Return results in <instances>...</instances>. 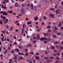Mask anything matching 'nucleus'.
I'll use <instances>...</instances> for the list:
<instances>
[{
	"label": "nucleus",
	"instance_id": "obj_1",
	"mask_svg": "<svg viewBox=\"0 0 63 63\" xmlns=\"http://www.w3.org/2000/svg\"><path fill=\"white\" fill-rule=\"evenodd\" d=\"M20 13L22 15H24L25 12H24V8H21V10L20 11Z\"/></svg>",
	"mask_w": 63,
	"mask_h": 63
},
{
	"label": "nucleus",
	"instance_id": "obj_2",
	"mask_svg": "<svg viewBox=\"0 0 63 63\" xmlns=\"http://www.w3.org/2000/svg\"><path fill=\"white\" fill-rule=\"evenodd\" d=\"M49 16L50 17H52V18H54V15L52 14H50L49 15Z\"/></svg>",
	"mask_w": 63,
	"mask_h": 63
},
{
	"label": "nucleus",
	"instance_id": "obj_3",
	"mask_svg": "<svg viewBox=\"0 0 63 63\" xmlns=\"http://www.w3.org/2000/svg\"><path fill=\"white\" fill-rule=\"evenodd\" d=\"M2 14L3 16H7L8 13H7V12H3Z\"/></svg>",
	"mask_w": 63,
	"mask_h": 63
},
{
	"label": "nucleus",
	"instance_id": "obj_4",
	"mask_svg": "<svg viewBox=\"0 0 63 63\" xmlns=\"http://www.w3.org/2000/svg\"><path fill=\"white\" fill-rule=\"evenodd\" d=\"M56 14H58L60 12V10L58 9L56 11Z\"/></svg>",
	"mask_w": 63,
	"mask_h": 63
},
{
	"label": "nucleus",
	"instance_id": "obj_5",
	"mask_svg": "<svg viewBox=\"0 0 63 63\" xmlns=\"http://www.w3.org/2000/svg\"><path fill=\"white\" fill-rule=\"evenodd\" d=\"M31 8L32 10H34V8H33V4H31Z\"/></svg>",
	"mask_w": 63,
	"mask_h": 63
},
{
	"label": "nucleus",
	"instance_id": "obj_6",
	"mask_svg": "<svg viewBox=\"0 0 63 63\" xmlns=\"http://www.w3.org/2000/svg\"><path fill=\"white\" fill-rule=\"evenodd\" d=\"M39 39H40V35H37L36 40H39Z\"/></svg>",
	"mask_w": 63,
	"mask_h": 63
},
{
	"label": "nucleus",
	"instance_id": "obj_7",
	"mask_svg": "<svg viewBox=\"0 0 63 63\" xmlns=\"http://www.w3.org/2000/svg\"><path fill=\"white\" fill-rule=\"evenodd\" d=\"M15 51L16 52H18L19 51V49L18 48L15 49Z\"/></svg>",
	"mask_w": 63,
	"mask_h": 63
},
{
	"label": "nucleus",
	"instance_id": "obj_8",
	"mask_svg": "<svg viewBox=\"0 0 63 63\" xmlns=\"http://www.w3.org/2000/svg\"><path fill=\"white\" fill-rule=\"evenodd\" d=\"M44 59H46V60H49V58H48L47 57H44Z\"/></svg>",
	"mask_w": 63,
	"mask_h": 63
},
{
	"label": "nucleus",
	"instance_id": "obj_9",
	"mask_svg": "<svg viewBox=\"0 0 63 63\" xmlns=\"http://www.w3.org/2000/svg\"><path fill=\"white\" fill-rule=\"evenodd\" d=\"M62 34L61 32H59L57 33V35L58 36H59L60 35H61Z\"/></svg>",
	"mask_w": 63,
	"mask_h": 63
},
{
	"label": "nucleus",
	"instance_id": "obj_10",
	"mask_svg": "<svg viewBox=\"0 0 63 63\" xmlns=\"http://www.w3.org/2000/svg\"><path fill=\"white\" fill-rule=\"evenodd\" d=\"M62 23L61 22H60L58 26L59 27H60V26H62Z\"/></svg>",
	"mask_w": 63,
	"mask_h": 63
},
{
	"label": "nucleus",
	"instance_id": "obj_11",
	"mask_svg": "<svg viewBox=\"0 0 63 63\" xmlns=\"http://www.w3.org/2000/svg\"><path fill=\"white\" fill-rule=\"evenodd\" d=\"M26 25L24 24H23L22 27L23 28H25Z\"/></svg>",
	"mask_w": 63,
	"mask_h": 63
},
{
	"label": "nucleus",
	"instance_id": "obj_12",
	"mask_svg": "<svg viewBox=\"0 0 63 63\" xmlns=\"http://www.w3.org/2000/svg\"><path fill=\"white\" fill-rule=\"evenodd\" d=\"M44 35L45 36H48L49 34L48 33H44Z\"/></svg>",
	"mask_w": 63,
	"mask_h": 63
},
{
	"label": "nucleus",
	"instance_id": "obj_13",
	"mask_svg": "<svg viewBox=\"0 0 63 63\" xmlns=\"http://www.w3.org/2000/svg\"><path fill=\"white\" fill-rule=\"evenodd\" d=\"M35 19L36 20H38V16H36V17H35Z\"/></svg>",
	"mask_w": 63,
	"mask_h": 63
},
{
	"label": "nucleus",
	"instance_id": "obj_14",
	"mask_svg": "<svg viewBox=\"0 0 63 63\" xmlns=\"http://www.w3.org/2000/svg\"><path fill=\"white\" fill-rule=\"evenodd\" d=\"M50 10H51V11H54V12L55 11V9L53 8H51L50 9Z\"/></svg>",
	"mask_w": 63,
	"mask_h": 63
},
{
	"label": "nucleus",
	"instance_id": "obj_15",
	"mask_svg": "<svg viewBox=\"0 0 63 63\" xmlns=\"http://www.w3.org/2000/svg\"><path fill=\"white\" fill-rule=\"evenodd\" d=\"M18 5L17 3H16L15 4V6L16 7H17V6H18Z\"/></svg>",
	"mask_w": 63,
	"mask_h": 63
},
{
	"label": "nucleus",
	"instance_id": "obj_16",
	"mask_svg": "<svg viewBox=\"0 0 63 63\" xmlns=\"http://www.w3.org/2000/svg\"><path fill=\"white\" fill-rule=\"evenodd\" d=\"M48 24V25H50L51 24H52V22H49Z\"/></svg>",
	"mask_w": 63,
	"mask_h": 63
},
{
	"label": "nucleus",
	"instance_id": "obj_17",
	"mask_svg": "<svg viewBox=\"0 0 63 63\" xmlns=\"http://www.w3.org/2000/svg\"><path fill=\"white\" fill-rule=\"evenodd\" d=\"M52 61L51 60H50L47 61L46 62H47L49 63V62H52Z\"/></svg>",
	"mask_w": 63,
	"mask_h": 63
},
{
	"label": "nucleus",
	"instance_id": "obj_18",
	"mask_svg": "<svg viewBox=\"0 0 63 63\" xmlns=\"http://www.w3.org/2000/svg\"><path fill=\"white\" fill-rule=\"evenodd\" d=\"M55 47L57 48H60V46L59 45H58V46H55Z\"/></svg>",
	"mask_w": 63,
	"mask_h": 63
},
{
	"label": "nucleus",
	"instance_id": "obj_19",
	"mask_svg": "<svg viewBox=\"0 0 63 63\" xmlns=\"http://www.w3.org/2000/svg\"><path fill=\"white\" fill-rule=\"evenodd\" d=\"M40 40L41 41H43L44 40V38H41L40 39Z\"/></svg>",
	"mask_w": 63,
	"mask_h": 63
},
{
	"label": "nucleus",
	"instance_id": "obj_20",
	"mask_svg": "<svg viewBox=\"0 0 63 63\" xmlns=\"http://www.w3.org/2000/svg\"><path fill=\"white\" fill-rule=\"evenodd\" d=\"M35 58L36 59H40V58L38 56H36Z\"/></svg>",
	"mask_w": 63,
	"mask_h": 63
},
{
	"label": "nucleus",
	"instance_id": "obj_21",
	"mask_svg": "<svg viewBox=\"0 0 63 63\" xmlns=\"http://www.w3.org/2000/svg\"><path fill=\"white\" fill-rule=\"evenodd\" d=\"M48 39L46 38V37H44V40H45V41H47Z\"/></svg>",
	"mask_w": 63,
	"mask_h": 63
},
{
	"label": "nucleus",
	"instance_id": "obj_22",
	"mask_svg": "<svg viewBox=\"0 0 63 63\" xmlns=\"http://www.w3.org/2000/svg\"><path fill=\"white\" fill-rule=\"evenodd\" d=\"M27 24H31V22H28L27 23Z\"/></svg>",
	"mask_w": 63,
	"mask_h": 63
},
{
	"label": "nucleus",
	"instance_id": "obj_23",
	"mask_svg": "<svg viewBox=\"0 0 63 63\" xmlns=\"http://www.w3.org/2000/svg\"><path fill=\"white\" fill-rule=\"evenodd\" d=\"M15 57L14 58V59H17V56L16 55L15 56Z\"/></svg>",
	"mask_w": 63,
	"mask_h": 63
},
{
	"label": "nucleus",
	"instance_id": "obj_24",
	"mask_svg": "<svg viewBox=\"0 0 63 63\" xmlns=\"http://www.w3.org/2000/svg\"><path fill=\"white\" fill-rule=\"evenodd\" d=\"M51 48L52 49H55V47H54L53 46H52L51 47Z\"/></svg>",
	"mask_w": 63,
	"mask_h": 63
},
{
	"label": "nucleus",
	"instance_id": "obj_25",
	"mask_svg": "<svg viewBox=\"0 0 63 63\" xmlns=\"http://www.w3.org/2000/svg\"><path fill=\"white\" fill-rule=\"evenodd\" d=\"M49 58H50L51 59L53 60L54 58L53 57H49Z\"/></svg>",
	"mask_w": 63,
	"mask_h": 63
},
{
	"label": "nucleus",
	"instance_id": "obj_26",
	"mask_svg": "<svg viewBox=\"0 0 63 63\" xmlns=\"http://www.w3.org/2000/svg\"><path fill=\"white\" fill-rule=\"evenodd\" d=\"M52 36L54 38H56L57 37V36L55 35H52Z\"/></svg>",
	"mask_w": 63,
	"mask_h": 63
},
{
	"label": "nucleus",
	"instance_id": "obj_27",
	"mask_svg": "<svg viewBox=\"0 0 63 63\" xmlns=\"http://www.w3.org/2000/svg\"><path fill=\"white\" fill-rule=\"evenodd\" d=\"M15 52V51H14L13 50H12L11 51V52L12 53H14Z\"/></svg>",
	"mask_w": 63,
	"mask_h": 63
},
{
	"label": "nucleus",
	"instance_id": "obj_28",
	"mask_svg": "<svg viewBox=\"0 0 63 63\" xmlns=\"http://www.w3.org/2000/svg\"><path fill=\"white\" fill-rule=\"evenodd\" d=\"M54 43L55 45H56V44H58V43H59V42H55Z\"/></svg>",
	"mask_w": 63,
	"mask_h": 63
},
{
	"label": "nucleus",
	"instance_id": "obj_29",
	"mask_svg": "<svg viewBox=\"0 0 63 63\" xmlns=\"http://www.w3.org/2000/svg\"><path fill=\"white\" fill-rule=\"evenodd\" d=\"M29 55V53H26L25 54V55L26 56H28Z\"/></svg>",
	"mask_w": 63,
	"mask_h": 63
},
{
	"label": "nucleus",
	"instance_id": "obj_30",
	"mask_svg": "<svg viewBox=\"0 0 63 63\" xmlns=\"http://www.w3.org/2000/svg\"><path fill=\"white\" fill-rule=\"evenodd\" d=\"M2 8H4V9H6L7 8V7H6V5H5V6L4 7V6H3V7H2Z\"/></svg>",
	"mask_w": 63,
	"mask_h": 63
},
{
	"label": "nucleus",
	"instance_id": "obj_31",
	"mask_svg": "<svg viewBox=\"0 0 63 63\" xmlns=\"http://www.w3.org/2000/svg\"><path fill=\"white\" fill-rule=\"evenodd\" d=\"M47 28H48V29H50V28H51V27L49 26H48L47 27Z\"/></svg>",
	"mask_w": 63,
	"mask_h": 63
},
{
	"label": "nucleus",
	"instance_id": "obj_32",
	"mask_svg": "<svg viewBox=\"0 0 63 63\" xmlns=\"http://www.w3.org/2000/svg\"><path fill=\"white\" fill-rule=\"evenodd\" d=\"M6 1H7V0H4L3 2V4L4 5H5V2H6Z\"/></svg>",
	"mask_w": 63,
	"mask_h": 63
},
{
	"label": "nucleus",
	"instance_id": "obj_33",
	"mask_svg": "<svg viewBox=\"0 0 63 63\" xmlns=\"http://www.w3.org/2000/svg\"><path fill=\"white\" fill-rule=\"evenodd\" d=\"M2 49V46H0V51H1V50Z\"/></svg>",
	"mask_w": 63,
	"mask_h": 63
},
{
	"label": "nucleus",
	"instance_id": "obj_34",
	"mask_svg": "<svg viewBox=\"0 0 63 63\" xmlns=\"http://www.w3.org/2000/svg\"><path fill=\"white\" fill-rule=\"evenodd\" d=\"M56 59L57 60H59V59H60V58L59 57H57L56 58Z\"/></svg>",
	"mask_w": 63,
	"mask_h": 63
},
{
	"label": "nucleus",
	"instance_id": "obj_35",
	"mask_svg": "<svg viewBox=\"0 0 63 63\" xmlns=\"http://www.w3.org/2000/svg\"><path fill=\"white\" fill-rule=\"evenodd\" d=\"M7 41L8 42H10V40L9 38H7L6 39Z\"/></svg>",
	"mask_w": 63,
	"mask_h": 63
},
{
	"label": "nucleus",
	"instance_id": "obj_36",
	"mask_svg": "<svg viewBox=\"0 0 63 63\" xmlns=\"http://www.w3.org/2000/svg\"><path fill=\"white\" fill-rule=\"evenodd\" d=\"M51 30H49L48 31H47V33H48L49 32H51Z\"/></svg>",
	"mask_w": 63,
	"mask_h": 63
},
{
	"label": "nucleus",
	"instance_id": "obj_37",
	"mask_svg": "<svg viewBox=\"0 0 63 63\" xmlns=\"http://www.w3.org/2000/svg\"><path fill=\"white\" fill-rule=\"evenodd\" d=\"M14 28L13 27H11L10 28V30L11 31H12V30H13V29Z\"/></svg>",
	"mask_w": 63,
	"mask_h": 63
},
{
	"label": "nucleus",
	"instance_id": "obj_38",
	"mask_svg": "<svg viewBox=\"0 0 63 63\" xmlns=\"http://www.w3.org/2000/svg\"><path fill=\"white\" fill-rule=\"evenodd\" d=\"M9 13H11V14H13V11L11 10V11H9Z\"/></svg>",
	"mask_w": 63,
	"mask_h": 63
},
{
	"label": "nucleus",
	"instance_id": "obj_39",
	"mask_svg": "<svg viewBox=\"0 0 63 63\" xmlns=\"http://www.w3.org/2000/svg\"><path fill=\"white\" fill-rule=\"evenodd\" d=\"M18 41V42H20V41H21V39H19L18 40H17Z\"/></svg>",
	"mask_w": 63,
	"mask_h": 63
},
{
	"label": "nucleus",
	"instance_id": "obj_40",
	"mask_svg": "<svg viewBox=\"0 0 63 63\" xmlns=\"http://www.w3.org/2000/svg\"><path fill=\"white\" fill-rule=\"evenodd\" d=\"M63 49V46H61L60 47V49Z\"/></svg>",
	"mask_w": 63,
	"mask_h": 63
},
{
	"label": "nucleus",
	"instance_id": "obj_41",
	"mask_svg": "<svg viewBox=\"0 0 63 63\" xmlns=\"http://www.w3.org/2000/svg\"><path fill=\"white\" fill-rule=\"evenodd\" d=\"M33 62L34 63H36V60H33Z\"/></svg>",
	"mask_w": 63,
	"mask_h": 63
},
{
	"label": "nucleus",
	"instance_id": "obj_42",
	"mask_svg": "<svg viewBox=\"0 0 63 63\" xmlns=\"http://www.w3.org/2000/svg\"><path fill=\"white\" fill-rule=\"evenodd\" d=\"M27 6L28 7H30V4H27Z\"/></svg>",
	"mask_w": 63,
	"mask_h": 63
},
{
	"label": "nucleus",
	"instance_id": "obj_43",
	"mask_svg": "<svg viewBox=\"0 0 63 63\" xmlns=\"http://www.w3.org/2000/svg\"><path fill=\"white\" fill-rule=\"evenodd\" d=\"M0 23L1 25H3V22H2V21H0Z\"/></svg>",
	"mask_w": 63,
	"mask_h": 63
},
{
	"label": "nucleus",
	"instance_id": "obj_44",
	"mask_svg": "<svg viewBox=\"0 0 63 63\" xmlns=\"http://www.w3.org/2000/svg\"><path fill=\"white\" fill-rule=\"evenodd\" d=\"M29 47H32V45L31 44H29Z\"/></svg>",
	"mask_w": 63,
	"mask_h": 63
},
{
	"label": "nucleus",
	"instance_id": "obj_45",
	"mask_svg": "<svg viewBox=\"0 0 63 63\" xmlns=\"http://www.w3.org/2000/svg\"><path fill=\"white\" fill-rule=\"evenodd\" d=\"M0 14H3V11H1L0 12Z\"/></svg>",
	"mask_w": 63,
	"mask_h": 63
},
{
	"label": "nucleus",
	"instance_id": "obj_46",
	"mask_svg": "<svg viewBox=\"0 0 63 63\" xmlns=\"http://www.w3.org/2000/svg\"><path fill=\"white\" fill-rule=\"evenodd\" d=\"M31 54H32V55H33L34 54V52H33L32 51L31 52Z\"/></svg>",
	"mask_w": 63,
	"mask_h": 63
},
{
	"label": "nucleus",
	"instance_id": "obj_47",
	"mask_svg": "<svg viewBox=\"0 0 63 63\" xmlns=\"http://www.w3.org/2000/svg\"><path fill=\"white\" fill-rule=\"evenodd\" d=\"M7 50H6L4 52V54H6L7 53Z\"/></svg>",
	"mask_w": 63,
	"mask_h": 63
},
{
	"label": "nucleus",
	"instance_id": "obj_48",
	"mask_svg": "<svg viewBox=\"0 0 63 63\" xmlns=\"http://www.w3.org/2000/svg\"><path fill=\"white\" fill-rule=\"evenodd\" d=\"M45 54H47L48 53H47V51H46V52H45Z\"/></svg>",
	"mask_w": 63,
	"mask_h": 63
},
{
	"label": "nucleus",
	"instance_id": "obj_49",
	"mask_svg": "<svg viewBox=\"0 0 63 63\" xmlns=\"http://www.w3.org/2000/svg\"><path fill=\"white\" fill-rule=\"evenodd\" d=\"M61 5L62 6L63 5V1H62L61 2Z\"/></svg>",
	"mask_w": 63,
	"mask_h": 63
},
{
	"label": "nucleus",
	"instance_id": "obj_50",
	"mask_svg": "<svg viewBox=\"0 0 63 63\" xmlns=\"http://www.w3.org/2000/svg\"><path fill=\"white\" fill-rule=\"evenodd\" d=\"M36 38V36H34L33 37V39L34 40H35Z\"/></svg>",
	"mask_w": 63,
	"mask_h": 63
},
{
	"label": "nucleus",
	"instance_id": "obj_51",
	"mask_svg": "<svg viewBox=\"0 0 63 63\" xmlns=\"http://www.w3.org/2000/svg\"><path fill=\"white\" fill-rule=\"evenodd\" d=\"M44 18L45 20L47 19V17H44Z\"/></svg>",
	"mask_w": 63,
	"mask_h": 63
},
{
	"label": "nucleus",
	"instance_id": "obj_52",
	"mask_svg": "<svg viewBox=\"0 0 63 63\" xmlns=\"http://www.w3.org/2000/svg\"><path fill=\"white\" fill-rule=\"evenodd\" d=\"M8 19H6V21L7 23H8Z\"/></svg>",
	"mask_w": 63,
	"mask_h": 63
},
{
	"label": "nucleus",
	"instance_id": "obj_53",
	"mask_svg": "<svg viewBox=\"0 0 63 63\" xmlns=\"http://www.w3.org/2000/svg\"><path fill=\"white\" fill-rule=\"evenodd\" d=\"M44 43H45V44H47V41H44Z\"/></svg>",
	"mask_w": 63,
	"mask_h": 63
},
{
	"label": "nucleus",
	"instance_id": "obj_54",
	"mask_svg": "<svg viewBox=\"0 0 63 63\" xmlns=\"http://www.w3.org/2000/svg\"><path fill=\"white\" fill-rule=\"evenodd\" d=\"M3 33L4 34H5L6 33V31H3Z\"/></svg>",
	"mask_w": 63,
	"mask_h": 63
},
{
	"label": "nucleus",
	"instance_id": "obj_55",
	"mask_svg": "<svg viewBox=\"0 0 63 63\" xmlns=\"http://www.w3.org/2000/svg\"><path fill=\"white\" fill-rule=\"evenodd\" d=\"M54 52H57V50H54Z\"/></svg>",
	"mask_w": 63,
	"mask_h": 63
},
{
	"label": "nucleus",
	"instance_id": "obj_56",
	"mask_svg": "<svg viewBox=\"0 0 63 63\" xmlns=\"http://www.w3.org/2000/svg\"><path fill=\"white\" fill-rule=\"evenodd\" d=\"M10 48H10V47H8V49L9 50H10V49H11Z\"/></svg>",
	"mask_w": 63,
	"mask_h": 63
},
{
	"label": "nucleus",
	"instance_id": "obj_57",
	"mask_svg": "<svg viewBox=\"0 0 63 63\" xmlns=\"http://www.w3.org/2000/svg\"><path fill=\"white\" fill-rule=\"evenodd\" d=\"M22 6L23 7H25V6L24 5H23V4H22Z\"/></svg>",
	"mask_w": 63,
	"mask_h": 63
},
{
	"label": "nucleus",
	"instance_id": "obj_58",
	"mask_svg": "<svg viewBox=\"0 0 63 63\" xmlns=\"http://www.w3.org/2000/svg\"><path fill=\"white\" fill-rule=\"evenodd\" d=\"M25 50L26 51V52H27V51H28V50H27V49H25Z\"/></svg>",
	"mask_w": 63,
	"mask_h": 63
},
{
	"label": "nucleus",
	"instance_id": "obj_59",
	"mask_svg": "<svg viewBox=\"0 0 63 63\" xmlns=\"http://www.w3.org/2000/svg\"><path fill=\"white\" fill-rule=\"evenodd\" d=\"M18 16H22L23 15H22L20 14H18Z\"/></svg>",
	"mask_w": 63,
	"mask_h": 63
},
{
	"label": "nucleus",
	"instance_id": "obj_60",
	"mask_svg": "<svg viewBox=\"0 0 63 63\" xmlns=\"http://www.w3.org/2000/svg\"><path fill=\"white\" fill-rule=\"evenodd\" d=\"M16 32H18V29H17L16 30Z\"/></svg>",
	"mask_w": 63,
	"mask_h": 63
},
{
	"label": "nucleus",
	"instance_id": "obj_61",
	"mask_svg": "<svg viewBox=\"0 0 63 63\" xmlns=\"http://www.w3.org/2000/svg\"><path fill=\"white\" fill-rule=\"evenodd\" d=\"M18 21H15V23H17V22H18Z\"/></svg>",
	"mask_w": 63,
	"mask_h": 63
},
{
	"label": "nucleus",
	"instance_id": "obj_62",
	"mask_svg": "<svg viewBox=\"0 0 63 63\" xmlns=\"http://www.w3.org/2000/svg\"><path fill=\"white\" fill-rule=\"evenodd\" d=\"M14 45H17V43L16 42H15L14 44Z\"/></svg>",
	"mask_w": 63,
	"mask_h": 63
},
{
	"label": "nucleus",
	"instance_id": "obj_63",
	"mask_svg": "<svg viewBox=\"0 0 63 63\" xmlns=\"http://www.w3.org/2000/svg\"><path fill=\"white\" fill-rule=\"evenodd\" d=\"M29 63H32V61H30Z\"/></svg>",
	"mask_w": 63,
	"mask_h": 63
},
{
	"label": "nucleus",
	"instance_id": "obj_64",
	"mask_svg": "<svg viewBox=\"0 0 63 63\" xmlns=\"http://www.w3.org/2000/svg\"><path fill=\"white\" fill-rule=\"evenodd\" d=\"M26 47H29V45L28 44L27 45H26Z\"/></svg>",
	"mask_w": 63,
	"mask_h": 63
}]
</instances>
